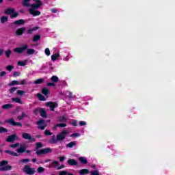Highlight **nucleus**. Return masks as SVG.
<instances>
[{
  "label": "nucleus",
  "instance_id": "obj_1",
  "mask_svg": "<svg viewBox=\"0 0 175 175\" xmlns=\"http://www.w3.org/2000/svg\"><path fill=\"white\" fill-rule=\"evenodd\" d=\"M9 161L6 160H3L0 162V172H8L12 170L13 167L12 165H8Z\"/></svg>",
  "mask_w": 175,
  "mask_h": 175
},
{
  "label": "nucleus",
  "instance_id": "obj_2",
  "mask_svg": "<svg viewBox=\"0 0 175 175\" xmlns=\"http://www.w3.org/2000/svg\"><path fill=\"white\" fill-rule=\"evenodd\" d=\"M4 13L7 15H10V18H16V17H18V12H16V10L13 8H6Z\"/></svg>",
  "mask_w": 175,
  "mask_h": 175
},
{
  "label": "nucleus",
  "instance_id": "obj_3",
  "mask_svg": "<svg viewBox=\"0 0 175 175\" xmlns=\"http://www.w3.org/2000/svg\"><path fill=\"white\" fill-rule=\"evenodd\" d=\"M51 152H53L51 148H45L41 150H37L36 154V155H46V154H50Z\"/></svg>",
  "mask_w": 175,
  "mask_h": 175
},
{
  "label": "nucleus",
  "instance_id": "obj_4",
  "mask_svg": "<svg viewBox=\"0 0 175 175\" xmlns=\"http://www.w3.org/2000/svg\"><path fill=\"white\" fill-rule=\"evenodd\" d=\"M37 128L38 129H40L41 131H44L46 127L47 126V123H46V120L43 119H40L37 122Z\"/></svg>",
  "mask_w": 175,
  "mask_h": 175
},
{
  "label": "nucleus",
  "instance_id": "obj_5",
  "mask_svg": "<svg viewBox=\"0 0 175 175\" xmlns=\"http://www.w3.org/2000/svg\"><path fill=\"white\" fill-rule=\"evenodd\" d=\"M28 50V45L24 44L21 47H16L14 49V53H16L17 54H23V53L27 51Z\"/></svg>",
  "mask_w": 175,
  "mask_h": 175
},
{
  "label": "nucleus",
  "instance_id": "obj_6",
  "mask_svg": "<svg viewBox=\"0 0 175 175\" xmlns=\"http://www.w3.org/2000/svg\"><path fill=\"white\" fill-rule=\"evenodd\" d=\"M22 137H23V139H25V140H29V142L31 143H33V142H36V139H35L34 137H32V136H31V134H29L28 133H22Z\"/></svg>",
  "mask_w": 175,
  "mask_h": 175
},
{
  "label": "nucleus",
  "instance_id": "obj_7",
  "mask_svg": "<svg viewBox=\"0 0 175 175\" xmlns=\"http://www.w3.org/2000/svg\"><path fill=\"white\" fill-rule=\"evenodd\" d=\"M23 172L26 173V174L33 175L35 174V168H31L29 165H25Z\"/></svg>",
  "mask_w": 175,
  "mask_h": 175
},
{
  "label": "nucleus",
  "instance_id": "obj_8",
  "mask_svg": "<svg viewBox=\"0 0 175 175\" xmlns=\"http://www.w3.org/2000/svg\"><path fill=\"white\" fill-rule=\"evenodd\" d=\"M16 140H18V135L14 133L11 135H8V137L5 139V142H7L8 143H13V142H16Z\"/></svg>",
  "mask_w": 175,
  "mask_h": 175
},
{
  "label": "nucleus",
  "instance_id": "obj_9",
  "mask_svg": "<svg viewBox=\"0 0 175 175\" xmlns=\"http://www.w3.org/2000/svg\"><path fill=\"white\" fill-rule=\"evenodd\" d=\"M66 135H68V131H63L60 132L58 135H56L58 142H62L65 140V137H66Z\"/></svg>",
  "mask_w": 175,
  "mask_h": 175
},
{
  "label": "nucleus",
  "instance_id": "obj_10",
  "mask_svg": "<svg viewBox=\"0 0 175 175\" xmlns=\"http://www.w3.org/2000/svg\"><path fill=\"white\" fill-rule=\"evenodd\" d=\"M5 122L7 124H10V125H12V126H23L21 123L16 122L13 118L5 120Z\"/></svg>",
  "mask_w": 175,
  "mask_h": 175
},
{
  "label": "nucleus",
  "instance_id": "obj_11",
  "mask_svg": "<svg viewBox=\"0 0 175 175\" xmlns=\"http://www.w3.org/2000/svg\"><path fill=\"white\" fill-rule=\"evenodd\" d=\"M45 106L49 107L51 111H54L55 107H58V103L55 102L49 101L48 103H46Z\"/></svg>",
  "mask_w": 175,
  "mask_h": 175
},
{
  "label": "nucleus",
  "instance_id": "obj_12",
  "mask_svg": "<svg viewBox=\"0 0 175 175\" xmlns=\"http://www.w3.org/2000/svg\"><path fill=\"white\" fill-rule=\"evenodd\" d=\"M42 5L43 3L42 1L36 2V3L31 4V8H29V10H37V9H39V8H40V6H42Z\"/></svg>",
  "mask_w": 175,
  "mask_h": 175
},
{
  "label": "nucleus",
  "instance_id": "obj_13",
  "mask_svg": "<svg viewBox=\"0 0 175 175\" xmlns=\"http://www.w3.org/2000/svg\"><path fill=\"white\" fill-rule=\"evenodd\" d=\"M25 31H27V27H25L18 28L16 31V35L18 36H21L22 35H24V32H25Z\"/></svg>",
  "mask_w": 175,
  "mask_h": 175
},
{
  "label": "nucleus",
  "instance_id": "obj_14",
  "mask_svg": "<svg viewBox=\"0 0 175 175\" xmlns=\"http://www.w3.org/2000/svg\"><path fill=\"white\" fill-rule=\"evenodd\" d=\"M29 13L30 14H32V16L33 17H36L38 16H40V14H41L40 11L36 10H29Z\"/></svg>",
  "mask_w": 175,
  "mask_h": 175
},
{
  "label": "nucleus",
  "instance_id": "obj_15",
  "mask_svg": "<svg viewBox=\"0 0 175 175\" xmlns=\"http://www.w3.org/2000/svg\"><path fill=\"white\" fill-rule=\"evenodd\" d=\"M67 163L70 166H77V165H79V163L75 159H68L67 161Z\"/></svg>",
  "mask_w": 175,
  "mask_h": 175
},
{
  "label": "nucleus",
  "instance_id": "obj_16",
  "mask_svg": "<svg viewBox=\"0 0 175 175\" xmlns=\"http://www.w3.org/2000/svg\"><path fill=\"white\" fill-rule=\"evenodd\" d=\"M27 151V146L25 145H21L20 148L16 150L19 154H23Z\"/></svg>",
  "mask_w": 175,
  "mask_h": 175
},
{
  "label": "nucleus",
  "instance_id": "obj_17",
  "mask_svg": "<svg viewBox=\"0 0 175 175\" xmlns=\"http://www.w3.org/2000/svg\"><path fill=\"white\" fill-rule=\"evenodd\" d=\"M40 116L43 118H47V112L43 108H40Z\"/></svg>",
  "mask_w": 175,
  "mask_h": 175
},
{
  "label": "nucleus",
  "instance_id": "obj_18",
  "mask_svg": "<svg viewBox=\"0 0 175 175\" xmlns=\"http://www.w3.org/2000/svg\"><path fill=\"white\" fill-rule=\"evenodd\" d=\"M76 146H77V142L76 141H73V142H71L70 143H68L66 147L67 148H73V147H76Z\"/></svg>",
  "mask_w": 175,
  "mask_h": 175
},
{
  "label": "nucleus",
  "instance_id": "obj_19",
  "mask_svg": "<svg viewBox=\"0 0 175 175\" xmlns=\"http://www.w3.org/2000/svg\"><path fill=\"white\" fill-rule=\"evenodd\" d=\"M79 161L82 165H87L88 163V161L87 160V158L84 157H79Z\"/></svg>",
  "mask_w": 175,
  "mask_h": 175
},
{
  "label": "nucleus",
  "instance_id": "obj_20",
  "mask_svg": "<svg viewBox=\"0 0 175 175\" xmlns=\"http://www.w3.org/2000/svg\"><path fill=\"white\" fill-rule=\"evenodd\" d=\"M79 174L80 175L90 174V170L83 168L79 171Z\"/></svg>",
  "mask_w": 175,
  "mask_h": 175
},
{
  "label": "nucleus",
  "instance_id": "obj_21",
  "mask_svg": "<svg viewBox=\"0 0 175 175\" xmlns=\"http://www.w3.org/2000/svg\"><path fill=\"white\" fill-rule=\"evenodd\" d=\"M14 25H24L25 24V20L24 19H19L18 21H15L14 22Z\"/></svg>",
  "mask_w": 175,
  "mask_h": 175
},
{
  "label": "nucleus",
  "instance_id": "obj_22",
  "mask_svg": "<svg viewBox=\"0 0 175 175\" xmlns=\"http://www.w3.org/2000/svg\"><path fill=\"white\" fill-rule=\"evenodd\" d=\"M57 166H59V162L57 161H54L53 162L49 164V167L55 168V167H57Z\"/></svg>",
  "mask_w": 175,
  "mask_h": 175
},
{
  "label": "nucleus",
  "instance_id": "obj_23",
  "mask_svg": "<svg viewBox=\"0 0 175 175\" xmlns=\"http://www.w3.org/2000/svg\"><path fill=\"white\" fill-rule=\"evenodd\" d=\"M5 154H9V155H12V157H18V154L10 150H5Z\"/></svg>",
  "mask_w": 175,
  "mask_h": 175
},
{
  "label": "nucleus",
  "instance_id": "obj_24",
  "mask_svg": "<svg viewBox=\"0 0 175 175\" xmlns=\"http://www.w3.org/2000/svg\"><path fill=\"white\" fill-rule=\"evenodd\" d=\"M59 57H60V55L59 53L52 55L51 59H52L53 62H54L55 61H57V59H58V58H59Z\"/></svg>",
  "mask_w": 175,
  "mask_h": 175
},
{
  "label": "nucleus",
  "instance_id": "obj_25",
  "mask_svg": "<svg viewBox=\"0 0 175 175\" xmlns=\"http://www.w3.org/2000/svg\"><path fill=\"white\" fill-rule=\"evenodd\" d=\"M13 107L12 104H5L2 105L1 109H3L4 110H9L10 109H12Z\"/></svg>",
  "mask_w": 175,
  "mask_h": 175
},
{
  "label": "nucleus",
  "instance_id": "obj_26",
  "mask_svg": "<svg viewBox=\"0 0 175 175\" xmlns=\"http://www.w3.org/2000/svg\"><path fill=\"white\" fill-rule=\"evenodd\" d=\"M38 29H39V27H34L32 29H29V30H27V35H32V33H33V31H38Z\"/></svg>",
  "mask_w": 175,
  "mask_h": 175
},
{
  "label": "nucleus",
  "instance_id": "obj_27",
  "mask_svg": "<svg viewBox=\"0 0 175 175\" xmlns=\"http://www.w3.org/2000/svg\"><path fill=\"white\" fill-rule=\"evenodd\" d=\"M14 85H20V82L18 81L14 80L8 83V87H13Z\"/></svg>",
  "mask_w": 175,
  "mask_h": 175
},
{
  "label": "nucleus",
  "instance_id": "obj_28",
  "mask_svg": "<svg viewBox=\"0 0 175 175\" xmlns=\"http://www.w3.org/2000/svg\"><path fill=\"white\" fill-rule=\"evenodd\" d=\"M12 102H14L15 103H19L20 105H23V101H21V98L18 97L13 98Z\"/></svg>",
  "mask_w": 175,
  "mask_h": 175
},
{
  "label": "nucleus",
  "instance_id": "obj_29",
  "mask_svg": "<svg viewBox=\"0 0 175 175\" xmlns=\"http://www.w3.org/2000/svg\"><path fill=\"white\" fill-rule=\"evenodd\" d=\"M8 20H9V17L5 16H1L0 19L1 24H5V23H7Z\"/></svg>",
  "mask_w": 175,
  "mask_h": 175
},
{
  "label": "nucleus",
  "instance_id": "obj_30",
  "mask_svg": "<svg viewBox=\"0 0 175 175\" xmlns=\"http://www.w3.org/2000/svg\"><path fill=\"white\" fill-rule=\"evenodd\" d=\"M57 142L58 139L57 137L55 138V135L52 136L50 143H51V144H57Z\"/></svg>",
  "mask_w": 175,
  "mask_h": 175
},
{
  "label": "nucleus",
  "instance_id": "obj_31",
  "mask_svg": "<svg viewBox=\"0 0 175 175\" xmlns=\"http://www.w3.org/2000/svg\"><path fill=\"white\" fill-rule=\"evenodd\" d=\"M37 96L39 100H42V102L46 101V98H44V96H43L42 94L38 93Z\"/></svg>",
  "mask_w": 175,
  "mask_h": 175
},
{
  "label": "nucleus",
  "instance_id": "obj_32",
  "mask_svg": "<svg viewBox=\"0 0 175 175\" xmlns=\"http://www.w3.org/2000/svg\"><path fill=\"white\" fill-rule=\"evenodd\" d=\"M29 2H31V0H23L22 1V5L26 8H28L29 7Z\"/></svg>",
  "mask_w": 175,
  "mask_h": 175
},
{
  "label": "nucleus",
  "instance_id": "obj_33",
  "mask_svg": "<svg viewBox=\"0 0 175 175\" xmlns=\"http://www.w3.org/2000/svg\"><path fill=\"white\" fill-rule=\"evenodd\" d=\"M51 80L53 83H58V81H59V79L55 75L52 76Z\"/></svg>",
  "mask_w": 175,
  "mask_h": 175
},
{
  "label": "nucleus",
  "instance_id": "obj_34",
  "mask_svg": "<svg viewBox=\"0 0 175 175\" xmlns=\"http://www.w3.org/2000/svg\"><path fill=\"white\" fill-rule=\"evenodd\" d=\"M42 147H43V144L42 142H37L36 144V150H35V151H38V150H39V148H42Z\"/></svg>",
  "mask_w": 175,
  "mask_h": 175
},
{
  "label": "nucleus",
  "instance_id": "obj_35",
  "mask_svg": "<svg viewBox=\"0 0 175 175\" xmlns=\"http://www.w3.org/2000/svg\"><path fill=\"white\" fill-rule=\"evenodd\" d=\"M42 94L44 95L45 96L49 95V89L47 88H43L41 91Z\"/></svg>",
  "mask_w": 175,
  "mask_h": 175
},
{
  "label": "nucleus",
  "instance_id": "obj_36",
  "mask_svg": "<svg viewBox=\"0 0 175 175\" xmlns=\"http://www.w3.org/2000/svg\"><path fill=\"white\" fill-rule=\"evenodd\" d=\"M42 83H44V79L43 78L34 81V84H42Z\"/></svg>",
  "mask_w": 175,
  "mask_h": 175
},
{
  "label": "nucleus",
  "instance_id": "obj_37",
  "mask_svg": "<svg viewBox=\"0 0 175 175\" xmlns=\"http://www.w3.org/2000/svg\"><path fill=\"white\" fill-rule=\"evenodd\" d=\"M27 55H32V54H35V49H28L27 51Z\"/></svg>",
  "mask_w": 175,
  "mask_h": 175
},
{
  "label": "nucleus",
  "instance_id": "obj_38",
  "mask_svg": "<svg viewBox=\"0 0 175 175\" xmlns=\"http://www.w3.org/2000/svg\"><path fill=\"white\" fill-rule=\"evenodd\" d=\"M8 132H9V130H8V129L3 126H0V133H8Z\"/></svg>",
  "mask_w": 175,
  "mask_h": 175
},
{
  "label": "nucleus",
  "instance_id": "obj_39",
  "mask_svg": "<svg viewBox=\"0 0 175 175\" xmlns=\"http://www.w3.org/2000/svg\"><path fill=\"white\" fill-rule=\"evenodd\" d=\"M40 39V35L39 34L35 35L33 37L32 42H38L39 41Z\"/></svg>",
  "mask_w": 175,
  "mask_h": 175
},
{
  "label": "nucleus",
  "instance_id": "obj_40",
  "mask_svg": "<svg viewBox=\"0 0 175 175\" xmlns=\"http://www.w3.org/2000/svg\"><path fill=\"white\" fill-rule=\"evenodd\" d=\"M18 88H17V87H13V88H10V89L9 90L10 94H14V92L17 90Z\"/></svg>",
  "mask_w": 175,
  "mask_h": 175
},
{
  "label": "nucleus",
  "instance_id": "obj_41",
  "mask_svg": "<svg viewBox=\"0 0 175 175\" xmlns=\"http://www.w3.org/2000/svg\"><path fill=\"white\" fill-rule=\"evenodd\" d=\"M59 175H73V174L70 172H67L66 171H61L59 173Z\"/></svg>",
  "mask_w": 175,
  "mask_h": 175
},
{
  "label": "nucleus",
  "instance_id": "obj_42",
  "mask_svg": "<svg viewBox=\"0 0 175 175\" xmlns=\"http://www.w3.org/2000/svg\"><path fill=\"white\" fill-rule=\"evenodd\" d=\"M66 121H67V119H66V118L65 117V116H60L59 118V122H66Z\"/></svg>",
  "mask_w": 175,
  "mask_h": 175
},
{
  "label": "nucleus",
  "instance_id": "obj_43",
  "mask_svg": "<svg viewBox=\"0 0 175 175\" xmlns=\"http://www.w3.org/2000/svg\"><path fill=\"white\" fill-rule=\"evenodd\" d=\"M5 69H7V70H8V72H12V70H13V69H14V66L12 65H8L5 67Z\"/></svg>",
  "mask_w": 175,
  "mask_h": 175
},
{
  "label": "nucleus",
  "instance_id": "obj_44",
  "mask_svg": "<svg viewBox=\"0 0 175 175\" xmlns=\"http://www.w3.org/2000/svg\"><path fill=\"white\" fill-rule=\"evenodd\" d=\"M27 116L26 115L25 113L23 112L21 116H18V120H21L23 118H25V117H27Z\"/></svg>",
  "mask_w": 175,
  "mask_h": 175
},
{
  "label": "nucleus",
  "instance_id": "obj_45",
  "mask_svg": "<svg viewBox=\"0 0 175 175\" xmlns=\"http://www.w3.org/2000/svg\"><path fill=\"white\" fill-rule=\"evenodd\" d=\"M28 162H29V159H21L19 160V163H28Z\"/></svg>",
  "mask_w": 175,
  "mask_h": 175
},
{
  "label": "nucleus",
  "instance_id": "obj_46",
  "mask_svg": "<svg viewBox=\"0 0 175 175\" xmlns=\"http://www.w3.org/2000/svg\"><path fill=\"white\" fill-rule=\"evenodd\" d=\"M44 135H45V136H51V135H53V133H51L50 130H45Z\"/></svg>",
  "mask_w": 175,
  "mask_h": 175
},
{
  "label": "nucleus",
  "instance_id": "obj_47",
  "mask_svg": "<svg viewBox=\"0 0 175 175\" xmlns=\"http://www.w3.org/2000/svg\"><path fill=\"white\" fill-rule=\"evenodd\" d=\"M56 126L57 128H65V126H66V124L65 123H59L56 124Z\"/></svg>",
  "mask_w": 175,
  "mask_h": 175
},
{
  "label": "nucleus",
  "instance_id": "obj_48",
  "mask_svg": "<svg viewBox=\"0 0 175 175\" xmlns=\"http://www.w3.org/2000/svg\"><path fill=\"white\" fill-rule=\"evenodd\" d=\"M10 54H12V51L10 49H8L5 51V56L7 58H10Z\"/></svg>",
  "mask_w": 175,
  "mask_h": 175
},
{
  "label": "nucleus",
  "instance_id": "obj_49",
  "mask_svg": "<svg viewBox=\"0 0 175 175\" xmlns=\"http://www.w3.org/2000/svg\"><path fill=\"white\" fill-rule=\"evenodd\" d=\"M17 95H19L20 96H23L24 95V94H25V91L23 90H18L16 92Z\"/></svg>",
  "mask_w": 175,
  "mask_h": 175
},
{
  "label": "nucleus",
  "instance_id": "obj_50",
  "mask_svg": "<svg viewBox=\"0 0 175 175\" xmlns=\"http://www.w3.org/2000/svg\"><path fill=\"white\" fill-rule=\"evenodd\" d=\"M18 146H20V143L17 142V143H16V144H11V145L10 146V147L11 148H16V147H18Z\"/></svg>",
  "mask_w": 175,
  "mask_h": 175
},
{
  "label": "nucleus",
  "instance_id": "obj_51",
  "mask_svg": "<svg viewBox=\"0 0 175 175\" xmlns=\"http://www.w3.org/2000/svg\"><path fill=\"white\" fill-rule=\"evenodd\" d=\"M39 113H40V109L36 108V109H34L33 114H35V116H38Z\"/></svg>",
  "mask_w": 175,
  "mask_h": 175
},
{
  "label": "nucleus",
  "instance_id": "obj_52",
  "mask_svg": "<svg viewBox=\"0 0 175 175\" xmlns=\"http://www.w3.org/2000/svg\"><path fill=\"white\" fill-rule=\"evenodd\" d=\"M18 65L19 66H25L26 63H25V62L19 61V62H18Z\"/></svg>",
  "mask_w": 175,
  "mask_h": 175
},
{
  "label": "nucleus",
  "instance_id": "obj_53",
  "mask_svg": "<svg viewBox=\"0 0 175 175\" xmlns=\"http://www.w3.org/2000/svg\"><path fill=\"white\" fill-rule=\"evenodd\" d=\"M45 54L48 57L50 55V54H51V53L50 52V49L49 48L45 49Z\"/></svg>",
  "mask_w": 175,
  "mask_h": 175
},
{
  "label": "nucleus",
  "instance_id": "obj_54",
  "mask_svg": "<svg viewBox=\"0 0 175 175\" xmlns=\"http://www.w3.org/2000/svg\"><path fill=\"white\" fill-rule=\"evenodd\" d=\"M37 172L38 173H42V172H44V168H43V167H39L37 170Z\"/></svg>",
  "mask_w": 175,
  "mask_h": 175
},
{
  "label": "nucleus",
  "instance_id": "obj_55",
  "mask_svg": "<svg viewBox=\"0 0 175 175\" xmlns=\"http://www.w3.org/2000/svg\"><path fill=\"white\" fill-rule=\"evenodd\" d=\"M90 174L91 175H99V172H98V170H94V171L90 172Z\"/></svg>",
  "mask_w": 175,
  "mask_h": 175
},
{
  "label": "nucleus",
  "instance_id": "obj_56",
  "mask_svg": "<svg viewBox=\"0 0 175 175\" xmlns=\"http://www.w3.org/2000/svg\"><path fill=\"white\" fill-rule=\"evenodd\" d=\"M21 73L18 71H16L13 73V76L14 77H18V76H20Z\"/></svg>",
  "mask_w": 175,
  "mask_h": 175
},
{
  "label": "nucleus",
  "instance_id": "obj_57",
  "mask_svg": "<svg viewBox=\"0 0 175 175\" xmlns=\"http://www.w3.org/2000/svg\"><path fill=\"white\" fill-rule=\"evenodd\" d=\"M21 85H25V84H27V81L25 79H23L21 81V83H19Z\"/></svg>",
  "mask_w": 175,
  "mask_h": 175
},
{
  "label": "nucleus",
  "instance_id": "obj_58",
  "mask_svg": "<svg viewBox=\"0 0 175 175\" xmlns=\"http://www.w3.org/2000/svg\"><path fill=\"white\" fill-rule=\"evenodd\" d=\"M46 85H48V87H54L55 84L54 83L49 82L46 83Z\"/></svg>",
  "mask_w": 175,
  "mask_h": 175
},
{
  "label": "nucleus",
  "instance_id": "obj_59",
  "mask_svg": "<svg viewBox=\"0 0 175 175\" xmlns=\"http://www.w3.org/2000/svg\"><path fill=\"white\" fill-rule=\"evenodd\" d=\"M86 122H84V121H80L79 122V125H80V126H84V125H86Z\"/></svg>",
  "mask_w": 175,
  "mask_h": 175
},
{
  "label": "nucleus",
  "instance_id": "obj_60",
  "mask_svg": "<svg viewBox=\"0 0 175 175\" xmlns=\"http://www.w3.org/2000/svg\"><path fill=\"white\" fill-rule=\"evenodd\" d=\"M5 75H6V72L2 71L1 72H0L1 77H3V76H5Z\"/></svg>",
  "mask_w": 175,
  "mask_h": 175
},
{
  "label": "nucleus",
  "instance_id": "obj_61",
  "mask_svg": "<svg viewBox=\"0 0 175 175\" xmlns=\"http://www.w3.org/2000/svg\"><path fill=\"white\" fill-rule=\"evenodd\" d=\"M64 167H65V165H59L57 166V170H60V169H64Z\"/></svg>",
  "mask_w": 175,
  "mask_h": 175
},
{
  "label": "nucleus",
  "instance_id": "obj_62",
  "mask_svg": "<svg viewBox=\"0 0 175 175\" xmlns=\"http://www.w3.org/2000/svg\"><path fill=\"white\" fill-rule=\"evenodd\" d=\"M72 125H73V126H77V121L76 120H74L72 122Z\"/></svg>",
  "mask_w": 175,
  "mask_h": 175
},
{
  "label": "nucleus",
  "instance_id": "obj_63",
  "mask_svg": "<svg viewBox=\"0 0 175 175\" xmlns=\"http://www.w3.org/2000/svg\"><path fill=\"white\" fill-rule=\"evenodd\" d=\"M59 161L60 162H64V161H65V156L59 157Z\"/></svg>",
  "mask_w": 175,
  "mask_h": 175
},
{
  "label": "nucleus",
  "instance_id": "obj_64",
  "mask_svg": "<svg viewBox=\"0 0 175 175\" xmlns=\"http://www.w3.org/2000/svg\"><path fill=\"white\" fill-rule=\"evenodd\" d=\"M71 136L72 137L75 136V137H77L80 136V134H79V133H73V134L71 135Z\"/></svg>",
  "mask_w": 175,
  "mask_h": 175
}]
</instances>
